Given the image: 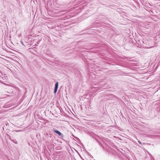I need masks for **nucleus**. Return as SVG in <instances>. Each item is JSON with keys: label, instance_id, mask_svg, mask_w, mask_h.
Wrapping results in <instances>:
<instances>
[{"label": "nucleus", "instance_id": "nucleus-6", "mask_svg": "<svg viewBox=\"0 0 160 160\" xmlns=\"http://www.w3.org/2000/svg\"><path fill=\"white\" fill-rule=\"evenodd\" d=\"M130 61H132V60H131Z\"/></svg>", "mask_w": 160, "mask_h": 160}, {"label": "nucleus", "instance_id": "nucleus-1", "mask_svg": "<svg viewBox=\"0 0 160 160\" xmlns=\"http://www.w3.org/2000/svg\"><path fill=\"white\" fill-rule=\"evenodd\" d=\"M53 131L60 136L61 138H62L64 137V136L60 132L55 129L53 128Z\"/></svg>", "mask_w": 160, "mask_h": 160}, {"label": "nucleus", "instance_id": "nucleus-5", "mask_svg": "<svg viewBox=\"0 0 160 160\" xmlns=\"http://www.w3.org/2000/svg\"><path fill=\"white\" fill-rule=\"evenodd\" d=\"M21 43L22 44V45L23 46H24V45L23 43V42L22 41H21Z\"/></svg>", "mask_w": 160, "mask_h": 160}, {"label": "nucleus", "instance_id": "nucleus-3", "mask_svg": "<svg viewBox=\"0 0 160 160\" xmlns=\"http://www.w3.org/2000/svg\"><path fill=\"white\" fill-rule=\"evenodd\" d=\"M10 139L11 140V141H13L14 143H15L16 144H17L18 143V142H17V141L16 140H12L11 139Z\"/></svg>", "mask_w": 160, "mask_h": 160}, {"label": "nucleus", "instance_id": "nucleus-2", "mask_svg": "<svg viewBox=\"0 0 160 160\" xmlns=\"http://www.w3.org/2000/svg\"><path fill=\"white\" fill-rule=\"evenodd\" d=\"M58 86V82H57L55 83L54 89V93H55L57 91Z\"/></svg>", "mask_w": 160, "mask_h": 160}, {"label": "nucleus", "instance_id": "nucleus-4", "mask_svg": "<svg viewBox=\"0 0 160 160\" xmlns=\"http://www.w3.org/2000/svg\"><path fill=\"white\" fill-rule=\"evenodd\" d=\"M98 144L102 147V148H103V149H104V148L103 146V145H102V144L101 143V142H98Z\"/></svg>", "mask_w": 160, "mask_h": 160}]
</instances>
